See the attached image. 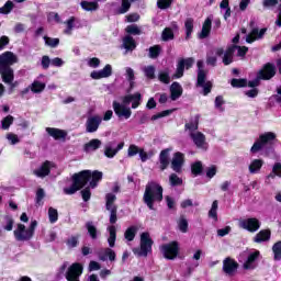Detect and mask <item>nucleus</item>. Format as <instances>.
I'll use <instances>...</instances> for the list:
<instances>
[{
    "label": "nucleus",
    "mask_w": 281,
    "mask_h": 281,
    "mask_svg": "<svg viewBox=\"0 0 281 281\" xmlns=\"http://www.w3.org/2000/svg\"><path fill=\"white\" fill-rule=\"evenodd\" d=\"M186 159V156L178 151L173 154V158L171 160V168L172 170H175V172H180L181 171V167L183 166V161Z\"/></svg>",
    "instance_id": "obj_22"
},
{
    "label": "nucleus",
    "mask_w": 281,
    "mask_h": 281,
    "mask_svg": "<svg viewBox=\"0 0 281 281\" xmlns=\"http://www.w3.org/2000/svg\"><path fill=\"white\" fill-rule=\"evenodd\" d=\"M100 260H115V251L111 248H104L99 252Z\"/></svg>",
    "instance_id": "obj_31"
},
{
    "label": "nucleus",
    "mask_w": 281,
    "mask_h": 281,
    "mask_svg": "<svg viewBox=\"0 0 281 281\" xmlns=\"http://www.w3.org/2000/svg\"><path fill=\"white\" fill-rule=\"evenodd\" d=\"M48 218H49V223H56V221H58V210H56L54 207H49L48 209Z\"/></svg>",
    "instance_id": "obj_50"
},
{
    "label": "nucleus",
    "mask_w": 281,
    "mask_h": 281,
    "mask_svg": "<svg viewBox=\"0 0 281 281\" xmlns=\"http://www.w3.org/2000/svg\"><path fill=\"white\" fill-rule=\"evenodd\" d=\"M273 76H276V66L266 64L263 69L258 72L257 79L248 82V87H258V85H260V80H271Z\"/></svg>",
    "instance_id": "obj_6"
},
{
    "label": "nucleus",
    "mask_w": 281,
    "mask_h": 281,
    "mask_svg": "<svg viewBox=\"0 0 281 281\" xmlns=\"http://www.w3.org/2000/svg\"><path fill=\"white\" fill-rule=\"evenodd\" d=\"M134 254L136 256H148L150 251H153V238H150L149 233H143L140 235V249L134 248L133 249Z\"/></svg>",
    "instance_id": "obj_7"
},
{
    "label": "nucleus",
    "mask_w": 281,
    "mask_h": 281,
    "mask_svg": "<svg viewBox=\"0 0 281 281\" xmlns=\"http://www.w3.org/2000/svg\"><path fill=\"white\" fill-rule=\"evenodd\" d=\"M100 146H102V140L93 138L85 145L83 149L86 153H93V150H98Z\"/></svg>",
    "instance_id": "obj_30"
},
{
    "label": "nucleus",
    "mask_w": 281,
    "mask_h": 281,
    "mask_svg": "<svg viewBox=\"0 0 281 281\" xmlns=\"http://www.w3.org/2000/svg\"><path fill=\"white\" fill-rule=\"evenodd\" d=\"M238 270V262L232 258H226L223 261V271L226 273V276H234L236 271Z\"/></svg>",
    "instance_id": "obj_18"
},
{
    "label": "nucleus",
    "mask_w": 281,
    "mask_h": 281,
    "mask_svg": "<svg viewBox=\"0 0 281 281\" xmlns=\"http://www.w3.org/2000/svg\"><path fill=\"white\" fill-rule=\"evenodd\" d=\"M271 238V231L269 229H263L260 231L256 236H255V243H267Z\"/></svg>",
    "instance_id": "obj_33"
},
{
    "label": "nucleus",
    "mask_w": 281,
    "mask_h": 281,
    "mask_svg": "<svg viewBox=\"0 0 281 281\" xmlns=\"http://www.w3.org/2000/svg\"><path fill=\"white\" fill-rule=\"evenodd\" d=\"M86 227L88 229V233L90 235V237L95 240V238H98V228L95 227V225L93 224V222H88L86 224Z\"/></svg>",
    "instance_id": "obj_41"
},
{
    "label": "nucleus",
    "mask_w": 281,
    "mask_h": 281,
    "mask_svg": "<svg viewBox=\"0 0 281 281\" xmlns=\"http://www.w3.org/2000/svg\"><path fill=\"white\" fill-rule=\"evenodd\" d=\"M143 71H144L146 78H148L149 80H154V78H155V66H145L143 68Z\"/></svg>",
    "instance_id": "obj_48"
},
{
    "label": "nucleus",
    "mask_w": 281,
    "mask_h": 281,
    "mask_svg": "<svg viewBox=\"0 0 281 281\" xmlns=\"http://www.w3.org/2000/svg\"><path fill=\"white\" fill-rule=\"evenodd\" d=\"M123 47L127 52H133V49H135V47H137V45L135 44V40L131 35H126L123 38Z\"/></svg>",
    "instance_id": "obj_35"
},
{
    "label": "nucleus",
    "mask_w": 281,
    "mask_h": 281,
    "mask_svg": "<svg viewBox=\"0 0 281 281\" xmlns=\"http://www.w3.org/2000/svg\"><path fill=\"white\" fill-rule=\"evenodd\" d=\"M143 199L149 210H155V203L164 200V188L155 181L148 182Z\"/></svg>",
    "instance_id": "obj_3"
},
{
    "label": "nucleus",
    "mask_w": 281,
    "mask_h": 281,
    "mask_svg": "<svg viewBox=\"0 0 281 281\" xmlns=\"http://www.w3.org/2000/svg\"><path fill=\"white\" fill-rule=\"evenodd\" d=\"M14 122V116L12 115H8L7 117H4L1 122V128L3 131H8V128H10V126H12Z\"/></svg>",
    "instance_id": "obj_45"
},
{
    "label": "nucleus",
    "mask_w": 281,
    "mask_h": 281,
    "mask_svg": "<svg viewBox=\"0 0 281 281\" xmlns=\"http://www.w3.org/2000/svg\"><path fill=\"white\" fill-rule=\"evenodd\" d=\"M80 5L86 12H95V10H98L99 8L98 1L89 2L87 0H83L80 2Z\"/></svg>",
    "instance_id": "obj_36"
},
{
    "label": "nucleus",
    "mask_w": 281,
    "mask_h": 281,
    "mask_svg": "<svg viewBox=\"0 0 281 281\" xmlns=\"http://www.w3.org/2000/svg\"><path fill=\"white\" fill-rule=\"evenodd\" d=\"M125 71H126L125 76L130 82V87H131V89H133V87L135 86V82H134L135 81V70H133V68L127 67L125 69Z\"/></svg>",
    "instance_id": "obj_43"
},
{
    "label": "nucleus",
    "mask_w": 281,
    "mask_h": 281,
    "mask_svg": "<svg viewBox=\"0 0 281 281\" xmlns=\"http://www.w3.org/2000/svg\"><path fill=\"white\" fill-rule=\"evenodd\" d=\"M186 128L190 131V133H199V116H195L193 121L186 124Z\"/></svg>",
    "instance_id": "obj_42"
},
{
    "label": "nucleus",
    "mask_w": 281,
    "mask_h": 281,
    "mask_svg": "<svg viewBox=\"0 0 281 281\" xmlns=\"http://www.w3.org/2000/svg\"><path fill=\"white\" fill-rule=\"evenodd\" d=\"M76 21H78L76 18L71 16L67 22H66V30L64 31V34H71V31L76 27Z\"/></svg>",
    "instance_id": "obj_47"
},
{
    "label": "nucleus",
    "mask_w": 281,
    "mask_h": 281,
    "mask_svg": "<svg viewBox=\"0 0 281 281\" xmlns=\"http://www.w3.org/2000/svg\"><path fill=\"white\" fill-rule=\"evenodd\" d=\"M122 148H124V142L120 143L116 148H113V143H109L105 145L104 155L109 159H113V157H115V155H117Z\"/></svg>",
    "instance_id": "obj_23"
},
{
    "label": "nucleus",
    "mask_w": 281,
    "mask_h": 281,
    "mask_svg": "<svg viewBox=\"0 0 281 281\" xmlns=\"http://www.w3.org/2000/svg\"><path fill=\"white\" fill-rule=\"evenodd\" d=\"M265 34H267V29H261L260 31L258 29H252L247 35L246 42L254 43L255 41H260Z\"/></svg>",
    "instance_id": "obj_24"
},
{
    "label": "nucleus",
    "mask_w": 281,
    "mask_h": 281,
    "mask_svg": "<svg viewBox=\"0 0 281 281\" xmlns=\"http://www.w3.org/2000/svg\"><path fill=\"white\" fill-rule=\"evenodd\" d=\"M137 226H131L128 227L125 233H124V237H125V240H128V243L135 240V236L137 234Z\"/></svg>",
    "instance_id": "obj_38"
},
{
    "label": "nucleus",
    "mask_w": 281,
    "mask_h": 281,
    "mask_svg": "<svg viewBox=\"0 0 281 281\" xmlns=\"http://www.w3.org/2000/svg\"><path fill=\"white\" fill-rule=\"evenodd\" d=\"M160 53H161V47H159V45H156L149 48L150 58H157V56H159Z\"/></svg>",
    "instance_id": "obj_60"
},
{
    "label": "nucleus",
    "mask_w": 281,
    "mask_h": 281,
    "mask_svg": "<svg viewBox=\"0 0 281 281\" xmlns=\"http://www.w3.org/2000/svg\"><path fill=\"white\" fill-rule=\"evenodd\" d=\"M247 259L244 262V269L249 270V269H256V260L260 257V251L259 250H252L248 254H246Z\"/></svg>",
    "instance_id": "obj_17"
},
{
    "label": "nucleus",
    "mask_w": 281,
    "mask_h": 281,
    "mask_svg": "<svg viewBox=\"0 0 281 281\" xmlns=\"http://www.w3.org/2000/svg\"><path fill=\"white\" fill-rule=\"evenodd\" d=\"M45 90V83L41 82V81H34L31 85V91L33 93H41L42 91Z\"/></svg>",
    "instance_id": "obj_44"
},
{
    "label": "nucleus",
    "mask_w": 281,
    "mask_h": 281,
    "mask_svg": "<svg viewBox=\"0 0 281 281\" xmlns=\"http://www.w3.org/2000/svg\"><path fill=\"white\" fill-rule=\"evenodd\" d=\"M157 5L160 10H166L169 5H172V0H158Z\"/></svg>",
    "instance_id": "obj_62"
},
{
    "label": "nucleus",
    "mask_w": 281,
    "mask_h": 281,
    "mask_svg": "<svg viewBox=\"0 0 281 281\" xmlns=\"http://www.w3.org/2000/svg\"><path fill=\"white\" fill-rule=\"evenodd\" d=\"M221 10H224V19L227 21L232 16V9H229V0H222L220 3Z\"/></svg>",
    "instance_id": "obj_39"
},
{
    "label": "nucleus",
    "mask_w": 281,
    "mask_h": 281,
    "mask_svg": "<svg viewBox=\"0 0 281 281\" xmlns=\"http://www.w3.org/2000/svg\"><path fill=\"white\" fill-rule=\"evenodd\" d=\"M190 137L195 144L196 148H201L202 150H207V143L205 142V135L201 132H191Z\"/></svg>",
    "instance_id": "obj_15"
},
{
    "label": "nucleus",
    "mask_w": 281,
    "mask_h": 281,
    "mask_svg": "<svg viewBox=\"0 0 281 281\" xmlns=\"http://www.w3.org/2000/svg\"><path fill=\"white\" fill-rule=\"evenodd\" d=\"M209 218H212L214 223L218 221V201H213L211 210L209 211Z\"/></svg>",
    "instance_id": "obj_37"
},
{
    "label": "nucleus",
    "mask_w": 281,
    "mask_h": 281,
    "mask_svg": "<svg viewBox=\"0 0 281 281\" xmlns=\"http://www.w3.org/2000/svg\"><path fill=\"white\" fill-rule=\"evenodd\" d=\"M262 166H265L263 159H254L250 161L248 170L250 175H258V172H260V170L262 169Z\"/></svg>",
    "instance_id": "obj_26"
},
{
    "label": "nucleus",
    "mask_w": 281,
    "mask_h": 281,
    "mask_svg": "<svg viewBox=\"0 0 281 281\" xmlns=\"http://www.w3.org/2000/svg\"><path fill=\"white\" fill-rule=\"evenodd\" d=\"M13 8L14 3L12 1H7L5 4L0 8V14H10Z\"/></svg>",
    "instance_id": "obj_49"
},
{
    "label": "nucleus",
    "mask_w": 281,
    "mask_h": 281,
    "mask_svg": "<svg viewBox=\"0 0 281 281\" xmlns=\"http://www.w3.org/2000/svg\"><path fill=\"white\" fill-rule=\"evenodd\" d=\"M132 102V109H137L139 104H142V93L136 92L134 94H127L123 98V104H131Z\"/></svg>",
    "instance_id": "obj_20"
},
{
    "label": "nucleus",
    "mask_w": 281,
    "mask_h": 281,
    "mask_svg": "<svg viewBox=\"0 0 281 281\" xmlns=\"http://www.w3.org/2000/svg\"><path fill=\"white\" fill-rule=\"evenodd\" d=\"M158 80L164 82V85H170V71L168 69L161 70L158 74Z\"/></svg>",
    "instance_id": "obj_40"
},
{
    "label": "nucleus",
    "mask_w": 281,
    "mask_h": 281,
    "mask_svg": "<svg viewBox=\"0 0 281 281\" xmlns=\"http://www.w3.org/2000/svg\"><path fill=\"white\" fill-rule=\"evenodd\" d=\"M236 49H237V56H240V57L245 56V54H247V52L249 50V48H247L246 46L240 47V46L233 45L228 47L223 56L224 65H232L234 60V53L236 52Z\"/></svg>",
    "instance_id": "obj_8"
},
{
    "label": "nucleus",
    "mask_w": 281,
    "mask_h": 281,
    "mask_svg": "<svg viewBox=\"0 0 281 281\" xmlns=\"http://www.w3.org/2000/svg\"><path fill=\"white\" fill-rule=\"evenodd\" d=\"M223 48H215L207 54L206 63L214 67L216 65V56H223Z\"/></svg>",
    "instance_id": "obj_28"
},
{
    "label": "nucleus",
    "mask_w": 281,
    "mask_h": 281,
    "mask_svg": "<svg viewBox=\"0 0 281 281\" xmlns=\"http://www.w3.org/2000/svg\"><path fill=\"white\" fill-rule=\"evenodd\" d=\"M170 148L164 149L160 151L159 155V164H160V170H166L168 166L170 165Z\"/></svg>",
    "instance_id": "obj_25"
},
{
    "label": "nucleus",
    "mask_w": 281,
    "mask_h": 281,
    "mask_svg": "<svg viewBox=\"0 0 281 281\" xmlns=\"http://www.w3.org/2000/svg\"><path fill=\"white\" fill-rule=\"evenodd\" d=\"M238 225L241 229H246V232L254 233L260 229V221L256 217L241 218L239 220Z\"/></svg>",
    "instance_id": "obj_11"
},
{
    "label": "nucleus",
    "mask_w": 281,
    "mask_h": 281,
    "mask_svg": "<svg viewBox=\"0 0 281 281\" xmlns=\"http://www.w3.org/2000/svg\"><path fill=\"white\" fill-rule=\"evenodd\" d=\"M53 166L54 162L45 161L44 164H42V166L33 171V175H35V177H38L40 179H44V177H47L49 175Z\"/></svg>",
    "instance_id": "obj_19"
},
{
    "label": "nucleus",
    "mask_w": 281,
    "mask_h": 281,
    "mask_svg": "<svg viewBox=\"0 0 281 281\" xmlns=\"http://www.w3.org/2000/svg\"><path fill=\"white\" fill-rule=\"evenodd\" d=\"M191 170L193 175H201L203 172V165L201 161H196L192 165Z\"/></svg>",
    "instance_id": "obj_58"
},
{
    "label": "nucleus",
    "mask_w": 281,
    "mask_h": 281,
    "mask_svg": "<svg viewBox=\"0 0 281 281\" xmlns=\"http://www.w3.org/2000/svg\"><path fill=\"white\" fill-rule=\"evenodd\" d=\"M212 31V18H207L202 26V31L200 33V38H207L210 36V32Z\"/></svg>",
    "instance_id": "obj_32"
},
{
    "label": "nucleus",
    "mask_w": 281,
    "mask_h": 281,
    "mask_svg": "<svg viewBox=\"0 0 281 281\" xmlns=\"http://www.w3.org/2000/svg\"><path fill=\"white\" fill-rule=\"evenodd\" d=\"M276 139V135L273 132H267L265 134H261L259 136V139L255 142L252 147L250 148V153H258L265 148L266 144H269V142H273Z\"/></svg>",
    "instance_id": "obj_10"
},
{
    "label": "nucleus",
    "mask_w": 281,
    "mask_h": 281,
    "mask_svg": "<svg viewBox=\"0 0 281 281\" xmlns=\"http://www.w3.org/2000/svg\"><path fill=\"white\" fill-rule=\"evenodd\" d=\"M194 65V58L189 57L186 59H180L177 65L176 74L173 78H182L184 69H190Z\"/></svg>",
    "instance_id": "obj_13"
},
{
    "label": "nucleus",
    "mask_w": 281,
    "mask_h": 281,
    "mask_svg": "<svg viewBox=\"0 0 281 281\" xmlns=\"http://www.w3.org/2000/svg\"><path fill=\"white\" fill-rule=\"evenodd\" d=\"M109 238L108 243L110 247H115V240L117 238V231L114 225L108 226Z\"/></svg>",
    "instance_id": "obj_34"
},
{
    "label": "nucleus",
    "mask_w": 281,
    "mask_h": 281,
    "mask_svg": "<svg viewBox=\"0 0 281 281\" xmlns=\"http://www.w3.org/2000/svg\"><path fill=\"white\" fill-rule=\"evenodd\" d=\"M44 41H45V44L48 45V47H58V44L60 43V40L52 38L48 36H45Z\"/></svg>",
    "instance_id": "obj_56"
},
{
    "label": "nucleus",
    "mask_w": 281,
    "mask_h": 281,
    "mask_svg": "<svg viewBox=\"0 0 281 281\" xmlns=\"http://www.w3.org/2000/svg\"><path fill=\"white\" fill-rule=\"evenodd\" d=\"M125 32H127V34H134V35L142 34V31H139V27H137V25H135V24L128 25L125 29Z\"/></svg>",
    "instance_id": "obj_61"
},
{
    "label": "nucleus",
    "mask_w": 281,
    "mask_h": 281,
    "mask_svg": "<svg viewBox=\"0 0 281 281\" xmlns=\"http://www.w3.org/2000/svg\"><path fill=\"white\" fill-rule=\"evenodd\" d=\"M170 93H171V100H179L183 93V88H181V85L179 82H173L170 87Z\"/></svg>",
    "instance_id": "obj_29"
},
{
    "label": "nucleus",
    "mask_w": 281,
    "mask_h": 281,
    "mask_svg": "<svg viewBox=\"0 0 281 281\" xmlns=\"http://www.w3.org/2000/svg\"><path fill=\"white\" fill-rule=\"evenodd\" d=\"M113 110L117 117H124V120H128L131 115H133L131 108L126 103H119L117 101H114Z\"/></svg>",
    "instance_id": "obj_12"
},
{
    "label": "nucleus",
    "mask_w": 281,
    "mask_h": 281,
    "mask_svg": "<svg viewBox=\"0 0 281 281\" xmlns=\"http://www.w3.org/2000/svg\"><path fill=\"white\" fill-rule=\"evenodd\" d=\"M16 55L12 52H5L0 55V76L2 78V82L5 85H11V89H14V70L12 69V65L18 63Z\"/></svg>",
    "instance_id": "obj_2"
},
{
    "label": "nucleus",
    "mask_w": 281,
    "mask_h": 281,
    "mask_svg": "<svg viewBox=\"0 0 281 281\" xmlns=\"http://www.w3.org/2000/svg\"><path fill=\"white\" fill-rule=\"evenodd\" d=\"M58 276H65L67 281H80V277L82 276V265L72 263L70 267L67 262H65L58 269Z\"/></svg>",
    "instance_id": "obj_4"
},
{
    "label": "nucleus",
    "mask_w": 281,
    "mask_h": 281,
    "mask_svg": "<svg viewBox=\"0 0 281 281\" xmlns=\"http://www.w3.org/2000/svg\"><path fill=\"white\" fill-rule=\"evenodd\" d=\"M7 139L14 146V144H19L21 139H19V136L13 133L7 134Z\"/></svg>",
    "instance_id": "obj_63"
},
{
    "label": "nucleus",
    "mask_w": 281,
    "mask_h": 281,
    "mask_svg": "<svg viewBox=\"0 0 281 281\" xmlns=\"http://www.w3.org/2000/svg\"><path fill=\"white\" fill-rule=\"evenodd\" d=\"M178 227L182 234H186V232H188V220H186V217H180L178 221Z\"/></svg>",
    "instance_id": "obj_55"
},
{
    "label": "nucleus",
    "mask_w": 281,
    "mask_h": 281,
    "mask_svg": "<svg viewBox=\"0 0 281 281\" xmlns=\"http://www.w3.org/2000/svg\"><path fill=\"white\" fill-rule=\"evenodd\" d=\"M113 74V67L111 65H105V67L101 70H94L91 72L90 77L92 80H102V78H110Z\"/></svg>",
    "instance_id": "obj_16"
},
{
    "label": "nucleus",
    "mask_w": 281,
    "mask_h": 281,
    "mask_svg": "<svg viewBox=\"0 0 281 281\" xmlns=\"http://www.w3.org/2000/svg\"><path fill=\"white\" fill-rule=\"evenodd\" d=\"M184 27L187 32V38H190V36L192 35V30H194V20L187 19V21L184 22Z\"/></svg>",
    "instance_id": "obj_46"
},
{
    "label": "nucleus",
    "mask_w": 281,
    "mask_h": 281,
    "mask_svg": "<svg viewBox=\"0 0 281 281\" xmlns=\"http://www.w3.org/2000/svg\"><path fill=\"white\" fill-rule=\"evenodd\" d=\"M272 251L274 254V260H281V241L273 245Z\"/></svg>",
    "instance_id": "obj_53"
},
{
    "label": "nucleus",
    "mask_w": 281,
    "mask_h": 281,
    "mask_svg": "<svg viewBox=\"0 0 281 281\" xmlns=\"http://www.w3.org/2000/svg\"><path fill=\"white\" fill-rule=\"evenodd\" d=\"M36 225H38L36 221H32L29 228H25L23 224H18V228L14 231L15 240H30L34 236Z\"/></svg>",
    "instance_id": "obj_5"
},
{
    "label": "nucleus",
    "mask_w": 281,
    "mask_h": 281,
    "mask_svg": "<svg viewBox=\"0 0 281 281\" xmlns=\"http://www.w3.org/2000/svg\"><path fill=\"white\" fill-rule=\"evenodd\" d=\"M106 210H111V209H114L115 205H113V203H115V194L113 193H108L106 196Z\"/></svg>",
    "instance_id": "obj_52"
},
{
    "label": "nucleus",
    "mask_w": 281,
    "mask_h": 281,
    "mask_svg": "<svg viewBox=\"0 0 281 281\" xmlns=\"http://www.w3.org/2000/svg\"><path fill=\"white\" fill-rule=\"evenodd\" d=\"M89 179H91L90 187L97 188L98 183L102 181V171L91 172V170H83L79 173H75L72 176V184L69 188H65L64 192L66 194H76L78 190H80L81 188H85V186L89 183Z\"/></svg>",
    "instance_id": "obj_1"
},
{
    "label": "nucleus",
    "mask_w": 281,
    "mask_h": 281,
    "mask_svg": "<svg viewBox=\"0 0 281 281\" xmlns=\"http://www.w3.org/2000/svg\"><path fill=\"white\" fill-rule=\"evenodd\" d=\"M198 85L199 87H202L204 90V95H207L210 91H212V82L207 81L205 82V71L204 70H198Z\"/></svg>",
    "instance_id": "obj_21"
},
{
    "label": "nucleus",
    "mask_w": 281,
    "mask_h": 281,
    "mask_svg": "<svg viewBox=\"0 0 281 281\" xmlns=\"http://www.w3.org/2000/svg\"><path fill=\"white\" fill-rule=\"evenodd\" d=\"M160 251L167 260H175L179 256V243L171 241L169 244H164L160 246Z\"/></svg>",
    "instance_id": "obj_9"
},
{
    "label": "nucleus",
    "mask_w": 281,
    "mask_h": 281,
    "mask_svg": "<svg viewBox=\"0 0 281 281\" xmlns=\"http://www.w3.org/2000/svg\"><path fill=\"white\" fill-rule=\"evenodd\" d=\"M231 85L232 87H247V81L245 79H233Z\"/></svg>",
    "instance_id": "obj_64"
},
{
    "label": "nucleus",
    "mask_w": 281,
    "mask_h": 281,
    "mask_svg": "<svg viewBox=\"0 0 281 281\" xmlns=\"http://www.w3.org/2000/svg\"><path fill=\"white\" fill-rule=\"evenodd\" d=\"M169 181L170 186H181V183H183V180H181V178H179V176H177L176 173H172L169 177Z\"/></svg>",
    "instance_id": "obj_59"
},
{
    "label": "nucleus",
    "mask_w": 281,
    "mask_h": 281,
    "mask_svg": "<svg viewBox=\"0 0 281 281\" xmlns=\"http://www.w3.org/2000/svg\"><path fill=\"white\" fill-rule=\"evenodd\" d=\"M139 150H142V148H139L137 145H130L127 156L135 157V155H139Z\"/></svg>",
    "instance_id": "obj_57"
},
{
    "label": "nucleus",
    "mask_w": 281,
    "mask_h": 281,
    "mask_svg": "<svg viewBox=\"0 0 281 281\" xmlns=\"http://www.w3.org/2000/svg\"><path fill=\"white\" fill-rule=\"evenodd\" d=\"M131 10V0H122L121 8L119 9V14H126Z\"/></svg>",
    "instance_id": "obj_51"
},
{
    "label": "nucleus",
    "mask_w": 281,
    "mask_h": 281,
    "mask_svg": "<svg viewBox=\"0 0 281 281\" xmlns=\"http://www.w3.org/2000/svg\"><path fill=\"white\" fill-rule=\"evenodd\" d=\"M46 133L54 139H65L67 137V132L56 127H46Z\"/></svg>",
    "instance_id": "obj_27"
},
{
    "label": "nucleus",
    "mask_w": 281,
    "mask_h": 281,
    "mask_svg": "<svg viewBox=\"0 0 281 281\" xmlns=\"http://www.w3.org/2000/svg\"><path fill=\"white\" fill-rule=\"evenodd\" d=\"M175 38V33L170 27L162 31V41H172Z\"/></svg>",
    "instance_id": "obj_54"
},
{
    "label": "nucleus",
    "mask_w": 281,
    "mask_h": 281,
    "mask_svg": "<svg viewBox=\"0 0 281 281\" xmlns=\"http://www.w3.org/2000/svg\"><path fill=\"white\" fill-rule=\"evenodd\" d=\"M100 124H102V117L99 115L89 116L86 122L87 133H95L100 128Z\"/></svg>",
    "instance_id": "obj_14"
}]
</instances>
